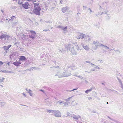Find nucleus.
Returning <instances> with one entry per match:
<instances>
[{"mask_svg": "<svg viewBox=\"0 0 123 123\" xmlns=\"http://www.w3.org/2000/svg\"><path fill=\"white\" fill-rule=\"evenodd\" d=\"M106 49H109V47L107 46Z\"/></svg>", "mask_w": 123, "mask_h": 123, "instance_id": "obj_64", "label": "nucleus"}, {"mask_svg": "<svg viewBox=\"0 0 123 123\" xmlns=\"http://www.w3.org/2000/svg\"><path fill=\"white\" fill-rule=\"evenodd\" d=\"M32 92V91L30 89H29V90H28V92Z\"/></svg>", "mask_w": 123, "mask_h": 123, "instance_id": "obj_56", "label": "nucleus"}, {"mask_svg": "<svg viewBox=\"0 0 123 123\" xmlns=\"http://www.w3.org/2000/svg\"><path fill=\"white\" fill-rule=\"evenodd\" d=\"M98 61H99L100 63H102L103 62V60L101 59H99L98 60Z\"/></svg>", "mask_w": 123, "mask_h": 123, "instance_id": "obj_32", "label": "nucleus"}, {"mask_svg": "<svg viewBox=\"0 0 123 123\" xmlns=\"http://www.w3.org/2000/svg\"><path fill=\"white\" fill-rule=\"evenodd\" d=\"M76 46V49L77 50L79 51V50H80V48L78 46L77 44Z\"/></svg>", "mask_w": 123, "mask_h": 123, "instance_id": "obj_29", "label": "nucleus"}, {"mask_svg": "<svg viewBox=\"0 0 123 123\" xmlns=\"http://www.w3.org/2000/svg\"><path fill=\"white\" fill-rule=\"evenodd\" d=\"M27 0L29 1H34V2L36 1L35 0Z\"/></svg>", "mask_w": 123, "mask_h": 123, "instance_id": "obj_50", "label": "nucleus"}, {"mask_svg": "<svg viewBox=\"0 0 123 123\" xmlns=\"http://www.w3.org/2000/svg\"><path fill=\"white\" fill-rule=\"evenodd\" d=\"M23 95L25 97H26V95L24 93H22Z\"/></svg>", "mask_w": 123, "mask_h": 123, "instance_id": "obj_51", "label": "nucleus"}, {"mask_svg": "<svg viewBox=\"0 0 123 123\" xmlns=\"http://www.w3.org/2000/svg\"><path fill=\"white\" fill-rule=\"evenodd\" d=\"M93 43L95 47L96 48L94 49L95 50H96L98 46L101 47V46L102 45V44L100 43L97 40L94 41Z\"/></svg>", "mask_w": 123, "mask_h": 123, "instance_id": "obj_5", "label": "nucleus"}, {"mask_svg": "<svg viewBox=\"0 0 123 123\" xmlns=\"http://www.w3.org/2000/svg\"><path fill=\"white\" fill-rule=\"evenodd\" d=\"M60 50V51H61V52H64V51H65L64 50Z\"/></svg>", "mask_w": 123, "mask_h": 123, "instance_id": "obj_53", "label": "nucleus"}, {"mask_svg": "<svg viewBox=\"0 0 123 123\" xmlns=\"http://www.w3.org/2000/svg\"><path fill=\"white\" fill-rule=\"evenodd\" d=\"M4 63L3 62L1 61H0V64L1 65H2Z\"/></svg>", "mask_w": 123, "mask_h": 123, "instance_id": "obj_48", "label": "nucleus"}, {"mask_svg": "<svg viewBox=\"0 0 123 123\" xmlns=\"http://www.w3.org/2000/svg\"><path fill=\"white\" fill-rule=\"evenodd\" d=\"M56 26V28H58L61 29L62 26L59 25H58Z\"/></svg>", "mask_w": 123, "mask_h": 123, "instance_id": "obj_26", "label": "nucleus"}, {"mask_svg": "<svg viewBox=\"0 0 123 123\" xmlns=\"http://www.w3.org/2000/svg\"><path fill=\"white\" fill-rule=\"evenodd\" d=\"M102 45L101 46V47H102V46L104 47L106 49V48L107 47V46L105 45H104L103 44H102Z\"/></svg>", "mask_w": 123, "mask_h": 123, "instance_id": "obj_39", "label": "nucleus"}, {"mask_svg": "<svg viewBox=\"0 0 123 123\" xmlns=\"http://www.w3.org/2000/svg\"><path fill=\"white\" fill-rule=\"evenodd\" d=\"M23 3V2H22L21 1H20V0H18V4H19L20 5H21V4H22Z\"/></svg>", "mask_w": 123, "mask_h": 123, "instance_id": "obj_33", "label": "nucleus"}, {"mask_svg": "<svg viewBox=\"0 0 123 123\" xmlns=\"http://www.w3.org/2000/svg\"><path fill=\"white\" fill-rule=\"evenodd\" d=\"M81 45L83 48L86 51H88L90 49L89 46L88 45H86L85 46L83 43L81 44Z\"/></svg>", "mask_w": 123, "mask_h": 123, "instance_id": "obj_13", "label": "nucleus"}, {"mask_svg": "<svg viewBox=\"0 0 123 123\" xmlns=\"http://www.w3.org/2000/svg\"><path fill=\"white\" fill-rule=\"evenodd\" d=\"M21 63L20 62L16 61L13 62V64L16 66H19L20 65Z\"/></svg>", "mask_w": 123, "mask_h": 123, "instance_id": "obj_14", "label": "nucleus"}, {"mask_svg": "<svg viewBox=\"0 0 123 123\" xmlns=\"http://www.w3.org/2000/svg\"><path fill=\"white\" fill-rule=\"evenodd\" d=\"M26 59V58L25 57L23 56H20V58H19V61H25Z\"/></svg>", "mask_w": 123, "mask_h": 123, "instance_id": "obj_18", "label": "nucleus"}, {"mask_svg": "<svg viewBox=\"0 0 123 123\" xmlns=\"http://www.w3.org/2000/svg\"><path fill=\"white\" fill-rule=\"evenodd\" d=\"M68 9V7L67 6L64 7L62 9V11L63 13L66 12Z\"/></svg>", "mask_w": 123, "mask_h": 123, "instance_id": "obj_19", "label": "nucleus"}, {"mask_svg": "<svg viewBox=\"0 0 123 123\" xmlns=\"http://www.w3.org/2000/svg\"><path fill=\"white\" fill-rule=\"evenodd\" d=\"M34 8L33 9V12L36 15H40V12L41 10L40 6L38 3H33Z\"/></svg>", "mask_w": 123, "mask_h": 123, "instance_id": "obj_1", "label": "nucleus"}, {"mask_svg": "<svg viewBox=\"0 0 123 123\" xmlns=\"http://www.w3.org/2000/svg\"><path fill=\"white\" fill-rule=\"evenodd\" d=\"M77 89H78V88H77L73 89V90H68V91H69V92H71L72 91H73L74 90H76Z\"/></svg>", "mask_w": 123, "mask_h": 123, "instance_id": "obj_42", "label": "nucleus"}, {"mask_svg": "<svg viewBox=\"0 0 123 123\" xmlns=\"http://www.w3.org/2000/svg\"><path fill=\"white\" fill-rule=\"evenodd\" d=\"M39 91H40L43 92L44 93H45V92H44V91L42 89H40V90H39Z\"/></svg>", "mask_w": 123, "mask_h": 123, "instance_id": "obj_46", "label": "nucleus"}, {"mask_svg": "<svg viewBox=\"0 0 123 123\" xmlns=\"http://www.w3.org/2000/svg\"><path fill=\"white\" fill-rule=\"evenodd\" d=\"M118 80L119 81V82L120 83L121 85V86H122V88H123V84H122V83L121 82V80H120L119 79H118Z\"/></svg>", "mask_w": 123, "mask_h": 123, "instance_id": "obj_23", "label": "nucleus"}, {"mask_svg": "<svg viewBox=\"0 0 123 123\" xmlns=\"http://www.w3.org/2000/svg\"><path fill=\"white\" fill-rule=\"evenodd\" d=\"M77 76L79 78H80V79H83V78L82 77V76H80V75H79V76Z\"/></svg>", "mask_w": 123, "mask_h": 123, "instance_id": "obj_40", "label": "nucleus"}, {"mask_svg": "<svg viewBox=\"0 0 123 123\" xmlns=\"http://www.w3.org/2000/svg\"><path fill=\"white\" fill-rule=\"evenodd\" d=\"M18 42H17L15 43L14 44L16 46H18Z\"/></svg>", "mask_w": 123, "mask_h": 123, "instance_id": "obj_36", "label": "nucleus"}, {"mask_svg": "<svg viewBox=\"0 0 123 123\" xmlns=\"http://www.w3.org/2000/svg\"><path fill=\"white\" fill-rule=\"evenodd\" d=\"M5 103L4 102H0V105H1L2 107L5 104Z\"/></svg>", "mask_w": 123, "mask_h": 123, "instance_id": "obj_28", "label": "nucleus"}, {"mask_svg": "<svg viewBox=\"0 0 123 123\" xmlns=\"http://www.w3.org/2000/svg\"><path fill=\"white\" fill-rule=\"evenodd\" d=\"M110 18V16H107V17H106V18L109 19Z\"/></svg>", "mask_w": 123, "mask_h": 123, "instance_id": "obj_47", "label": "nucleus"}, {"mask_svg": "<svg viewBox=\"0 0 123 123\" xmlns=\"http://www.w3.org/2000/svg\"><path fill=\"white\" fill-rule=\"evenodd\" d=\"M73 96L69 97L67 99L65 100L66 101L69 103H71V104H72L73 103L74 101V99L73 98Z\"/></svg>", "mask_w": 123, "mask_h": 123, "instance_id": "obj_8", "label": "nucleus"}, {"mask_svg": "<svg viewBox=\"0 0 123 123\" xmlns=\"http://www.w3.org/2000/svg\"><path fill=\"white\" fill-rule=\"evenodd\" d=\"M73 45V44H69L67 47H66V49L67 50H69L73 55H77L78 54L77 52L74 49Z\"/></svg>", "mask_w": 123, "mask_h": 123, "instance_id": "obj_3", "label": "nucleus"}, {"mask_svg": "<svg viewBox=\"0 0 123 123\" xmlns=\"http://www.w3.org/2000/svg\"><path fill=\"white\" fill-rule=\"evenodd\" d=\"M28 93H29L30 96H32V92H28Z\"/></svg>", "mask_w": 123, "mask_h": 123, "instance_id": "obj_37", "label": "nucleus"}, {"mask_svg": "<svg viewBox=\"0 0 123 123\" xmlns=\"http://www.w3.org/2000/svg\"><path fill=\"white\" fill-rule=\"evenodd\" d=\"M1 11L2 12V13H3L4 12V11L2 10H1Z\"/></svg>", "mask_w": 123, "mask_h": 123, "instance_id": "obj_58", "label": "nucleus"}, {"mask_svg": "<svg viewBox=\"0 0 123 123\" xmlns=\"http://www.w3.org/2000/svg\"><path fill=\"white\" fill-rule=\"evenodd\" d=\"M95 66V68H97L98 69H100V68L98 67L97 66H96H96Z\"/></svg>", "mask_w": 123, "mask_h": 123, "instance_id": "obj_38", "label": "nucleus"}, {"mask_svg": "<svg viewBox=\"0 0 123 123\" xmlns=\"http://www.w3.org/2000/svg\"><path fill=\"white\" fill-rule=\"evenodd\" d=\"M61 29L62 31L64 33H66L68 32L67 26H62Z\"/></svg>", "mask_w": 123, "mask_h": 123, "instance_id": "obj_12", "label": "nucleus"}, {"mask_svg": "<svg viewBox=\"0 0 123 123\" xmlns=\"http://www.w3.org/2000/svg\"><path fill=\"white\" fill-rule=\"evenodd\" d=\"M86 62L87 63H91L89 61H86Z\"/></svg>", "mask_w": 123, "mask_h": 123, "instance_id": "obj_49", "label": "nucleus"}, {"mask_svg": "<svg viewBox=\"0 0 123 123\" xmlns=\"http://www.w3.org/2000/svg\"><path fill=\"white\" fill-rule=\"evenodd\" d=\"M57 74L59 78L68 77L69 76H70L71 75V73H68L65 72H63L62 74Z\"/></svg>", "mask_w": 123, "mask_h": 123, "instance_id": "obj_4", "label": "nucleus"}, {"mask_svg": "<svg viewBox=\"0 0 123 123\" xmlns=\"http://www.w3.org/2000/svg\"><path fill=\"white\" fill-rule=\"evenodd\" d=\"M30 32L31 33V34L29 35V37L32 39L34 38L36 35L35 32L33 31H30Z\"/></svg>", "mask_w": 123, "mask_h": 123, "instance_id": "obj_10", "label": "nucleus"}, {"mask_svg": "<svg viewBox=\"0 0 123 123\" xmlns=\"http://www.w3.org/2000/svg\"><path fill=\"white\" fill-rule=\"evenodd\" d=\"M6 70H3V71L1 70L0 71V72H2L3 73H7V72H6Z\"/></svg>", "mask_w": 123, "mask_h": 123, "instance_id": "obj_41", "label": "nucleus"}, {"mask_svg": "<svg viewBox=\"0 0 123 123\" xmlns=\"http://www.w3.org/2000/svg\"><path fill=\"white\" fill-rule=\"evenodd\" d=\"M95 69H91V71H95Z\"/></svg>", "mask_w": 123, "mask_h": 123, "instance_id": "obj_55", "label": "nucleus"}, {"mask_svg": "<svg viewBox=\"0 0 123 123\" xmlns=\"http://www.w3.org/2000/svg\"><path fill=\"white\" fill-rule=\"evenodd\" d=\"M88 10H89L90 11V13H91V12H92V11L91 10V9L90 8H89L88 9Z\"/></svg>", "mask_w": 123, "mask_h": 123, "instance_id": "obj_45", "label": "nucleus"}, {"mask_svg": "<svg viewBox=\"0 0 123 123\" xmlns=\"http://www.w3.org/2000/svg\"><path fill=\"white\" fill-rule=\"evenodd\" d=\"M3 48L4 50H7L8 49L7 46H5L3 47Z\"/></svg>", "mask_w": 123, "mask_h": 123, "instance_id": "obj_25", "label": "nucleus"}, {"mask_svg": "<svg viewBox=\"0 0 123 123\" xmlns=\"http://www.w3.org/2000/svg\"><path fill=\"white\" fill-rule=\"evenodd\" d=\"M7 73H13V72L12 71H6Z\"/></svg>", "mask_w": 123, "mask_h": 123, "instance_id": "obj_34", "label": "nucleus"}, {"mask_svg": "<svg viewBox=\"0 0 123 123\" xmlns=\"http://www.w3.org/2000/svg\"><path fill=\"white\" fill-rule=\"evenodd\" d=\"M86 35L85 34H81L79 36H77L75 37V38L78 39H82L83 38L84 39Z\"/></svg>", "mask_w": 123, "mask_h": 123, "instance_id": "obj_11", "label": "nucleus"}, {"mask_svg": "<svg viewBox=\"0 0 123 123\" xmlns=\"http://www.w3.org/2000/svg\"><path fill=\"white\" fill-rule=\"evenodd\" d=\"M45 102L46 103L47 105H51V103L50 100L48 99H45Z\"/></svg>", "mask_w": 123, "mask_h": 123, "instance_id": "obj_16", "label": "nucleus"}, {"mask_svg": "<svg viewBox=\"0 0 123 123\" xmlns=\"http://www.w3.org/2000/svg\"><path fill=\"white\" fill-rule=\"evenodd\" d=\"M45 22H46V23H48L49 24H51L52 23V22L51 21H49L48 22L45 21Z\"/></svg>", "mask_w": 123, "mask_h": 123, "instance_id": "obj_35", "label": "nucleus"}, {"mask_svg": "<svg viewBox=\"0 0 123 123\" xmlns=\"http://www.w3.org/2000/svg\"><path fill=\"white\" fill-rule=\"evenodd\" d=\"M20 36L21 38L22 39H23V38H24L25 36V35L22 33L20 34Z\"/></svg>", "mask_w": 123, "mask_h": 123, "instance_id": "obj_22", "label": "nucleus"}, {"mask_svg": "<svg viewBox=\"0 0 123 123\" xmlns=\"http://www.w3.org/2000/svg\"><path fill=\"white\" fill-rule=\"evenodd\" d=\"M73 75L74 76H77V75L76 74H74Z\"/></svg>", "mask_w": 123, "mask_h": 123, "instance_id": "obj_57", "label": "nucleus"}, {"mask_svg": "<svg viewBox=\"0 0 123 123\" xmlns=\"http://www.w3.org/2000/svg\"><path fill=\"white\" fill-rule=\"evenodd\" d=\"M68 116L73 117L74 119H75L76 121H77L78 119L81 118V117L79 115L76 116L73 114L69 113Z\"/></svg>", "mask_w": 123, "mask_h": 123, "instance_id": "obj_6", "label": "nucleus"}, {"mask_svg": "<svg viewBox=\"0 0 123 123\" xmlns=\"http://www.w3.org/2000/svg\"><path fill=\"white\" fill-rule=\"evenodd\" d=\"M115 52H120V49H118V50H113Z\"/></svg>", "mask_w": 123, "mask_h": 123, "instance_id": "obj_31", "label": "nucleus"}, {"mask_svg": "<svg viewBox=\"0 0 123 123\" xmlns=\"http://www.w3.org/2000/svg\"><path fill=\"white\" fill-rule=\"evenodd\" d=\"M92 88H91L90 89L87 90L85 92L86 93H88L92 91Z\"/></svg>", "mask_w": 123, "mask_h": 123, "instance_id": "obj_21", "label": "nucleus"}, {"mask_svg": "<svg viewBox=\"0 0 123 123\" xmlns=\"http://www.w3.org/2000/svg\"><path fill=\"white\" fill-rule=\"evenodd\" d=\"M103 51L104 52H106L107 51L106 50H104Z\"/></svg>", "mask_w": 123, "mask_h": 123, "instance_id": "obj_62", "label": "nucleus"}, {"mask_svg": "<svg viewBox=\"0 0 123 123\" xmlns=\"http://www.w3.org/2000/svg\"><path fill=\"white\" fill-rule=\"evenodd\" d=\"M18 56V53L16 52H14L10 55V58L12 60H14L16 59Z\"/></svg>", "mask_w": 123, "mask_h": 123, "instance_id": "obj_7", "label": "nucleus"}, {"mask_svg": "<svg viewBox=\"0 0 123 123\" xmlns=\"http://www.w3.org/2000/svg\"><path fill=\"white\" fill-rule=\"evenodd\" d=\"M47 111L51 114L57 117H61V113L59 110H47Z\"/></svg>", "mask_w": 123, "mask_h": 123, "instance_id": "obj_2", "label": "nucleus"}, {"mask_svg": "<svg viewBox=\"0 0 123 123\" xmlns=\"http://www.w3.org/2000/svg\"><path fill=\"white\" fill-rule=\"evenodd\" d=\"M7 64L8 65H9V62H8V63H7Z\"/></svg>", "mask_w": 123, "mask_h": 123, "instance_id": "obj_60", "label": "nucleus"}, {"mask_svg": "<svg viewBox=\"0 0 123 123\" xmlns=\"http://www.w3.org/2000/svg\"><path fill=\"white\" fill-rule=\"evenodd\" d=\"M62 1H61L60 2V3H61V4H62Z\"/></svg>", "mask_w": 123, "mask_h": 123, "instance_id": "obj_59", "label": "nucleus"}, {"mask_svg": "<svg viewBox=\"0 0 123 123\" xmlns=\"http://www.w3.org/2000/svg\"><path fill=\"white\" fill-rule=\"evenodd\" d=\"M91 66L92 67H93L94 66H96L95 65L92 63H91Z\"/></svg>", "mask_w": 123, "mask_h": 123, "instance_id": "obj_44", "label": "nucleus"}, {"mask_svg": "<svg viewBox=\"0 0 123 123\" xmlns=\"http://www.w3.org/2000/svg\"><path fill=\"white\" fill-rule=\"evenodd\" d=\"M57 103H59V105H62V104H64V107L68 106V104L67 102H64V101H61V100L58 101Z\"/></svg>", "mask_w": 123, "mask_h": 123, "instance_id": "obj_9", "label": "nucleus"}, {"mask_svg": "<svg viewBox=\"0 0 123 123\" xmlns=\"http://www.w3.org/2000/svg\"><path fill=\"white\" fill-rule=\"evenodd\" d=\"M25 37L24 38H23V39L25 40L26 41L28 38V35H25Z\"/></svg>", "mask_w": 123, "mask_h": 123, "instance_id": "obj_20", "label": "nucleus"}, {"mask_svg": "<svg viewBox=\"0 0 123 123\" xmlns=\"http://www.w3.org/2000/svg\"><path fill=\"white\" fill-rule=\"evenodd\" d=\"M84 40L85 41H90L91 40L90 37L87 35H85V37Z\"/></svg>", "mask_w": 123, "mask_h": 123, "instance_id": "obj_17", "label": "nucleus"}, {"mask_svg": "<svg viewBox=\"0 0 123 123\" xmlns=\"http://www.w3.org/2000/svg\"><path fill=\"white\" fill-rule=\"evenodd\" d=\"M5 79V78H0V81L1 82H2Z\"/></svg>", "mask_w": 123, "mask_h": 123, "instance_id": "obj_30", "label": "nucleus"}, {"mask_svg": "<svg viewBox=\"0 0 123 123\" xmlns=\"http://www.w3.org/2000/svg\"><path fill=\"white\" fill-rule=\"evenodd\" d=\"M50 68H53V69H55V68H59V69H60V68L59 67V66H57L56 67H50Z\"/></svg>", "mask_w": 123, "mask_h": 123, "instance_id": "obj_27", "label": "nucleus"}, {"mask_svg": "<svg viewBox=\"0 0 123 123\" xmlns=\"http://www.w3.org/2000/svg\"><path fill=\"white\" fill-rule=\"evenodd\" d=\"M29 6L28 3L26 2L25 4H22V6L25 9H28V6Z\"/></svg>", "mask_w": 123, "mask_h": 123, "instance_id": "obj_15", "label": "nucleus"}, {"mask_svg": "<svg viewBox=\"0 0 123 123\" xmlns=\"http://www.w3.org/2000/svg\"><path fill=\"white\" fill-rule=\"evenodd\" d=\"M83 8H84L85 9H86L87 8V7L86 6H83Z\"/></svg>", "mask_w": 123, "mask_h": 123, "instance_id": "obj_52", "label": "nucleus"}, {"mask_svg": "<svg viewBox=\"0 0 123 123\" xmlns=\"http://www.w3.org/2000/svg\"><path fill=\"white\" fill-rule=\"evenodd\" d=\"M16 17L14 16H12L11 18L10 19H9V21L10 20H14V19H16Z\"/></svg>", "mask_w": 123, "mask_h": 123, "instance_id": "obj_24", "label": "nucleus"}, {"mask_svg": "<svg viewBox=\"0 0 123 123\" xmlns=\"http://www.w3.org/2000/svg\"><path fill=\"white\" fill-rule=\"evenodd\" d=\"M49 30H43V31H47Z\"/></svg>", "mask_w": 123, "mask_h": 123, "instance_id": "obj_54", "label": "nucleus"}, {"mask_svg": "<svg viewBox=\"0 0 123 123\" xmlns=\"http://www.w3.org/2000/svg\"><path fill=\"white\" fill-rule=\"evenodd\" d=\"M11 46V45H9L7 46L8 49H9Z\"/></svg>", "mask_w": 123, "mask_h": 123, "instance_id": "obj_43", "label": "nucleus"}, {"mask_svg": "<svg viewBox=\"0 0 123 123\" xmlns=\"http://www.w3.org/2000/svg\"><path fill=\"white\" fill-rule=\"evenodd\" d=\"M92 99V98L91 97H89L88 98L89 99Z\"/></svg>", "mask_w": 123, "mask_h": 123, "instance_id": "obj_61", "label": "nucleus"}, {"mask_svg": "<svg viewBox=\"0 0 123 123\" xmlns=\"http://www.w3.org/2000/svg\"><path fill=\"white\" fill-rule=\"evenodd\" d=\"M7 52L6 51V52H5L4 53H5V54H6V53Z\"/></svg>", "mask_w": 123, "mask_h": 123, "instance_id": "obj_63", "label": "nucleus"}]
</instances>
